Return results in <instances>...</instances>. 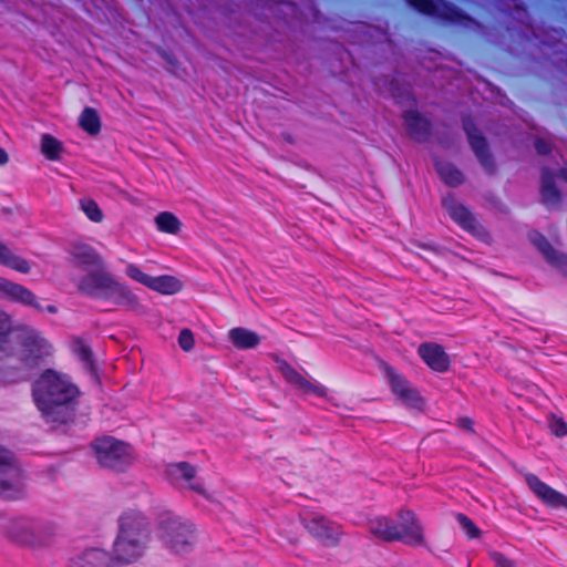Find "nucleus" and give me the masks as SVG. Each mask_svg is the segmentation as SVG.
Wrapping results in <instances>:
<instances>
[{
    "label": "nucleus",
    "mask_w": 567,
    "mask_h": 567,
    "mask_svg": "<svg viewBox=\"0 0 567 567\" xmlns=\"http://www.w3.org/2000/svg\"><path fill=\"white\" fill-rule=\"evenodd\" d=\"M442 206L451 218L466 231L480 238L487 236L484 227L478 223L475 216L467 207L458 203L453 194H447L442 198Z\"/></svg>",
    "instance_id": "obj_10"
},
{
    "label": "nucleus",
    "mask_w": 567,
    "mask_h": 567,
    "mask_svg": "<svg viewBox=\"0 0 567 567\" xmlns=\"http://www.w3.org/2000/svg\"><path fill=\"white\" fill-rule=\"evenodd\" d=\"M145 549V545L138 543V540L131 539L123 533L118 532L113 545V558L115 563H131L141 557Z\"/></svg>",
    "instance_id": "obj_19"
},
{
    "label": "nucleus",
    "mask_w": 567,
    "mask_h": 567,
    "mask_svg": "<svg viewBox=\"0 0 567 567\" xmlns=\"http://www.w3.org/2000/svg\"><path fill=\"white\" fill-rule=\"evenodd\" d=\"M12 331L10 316L0 309V353L8 349L7 343Z\"/></svg>",
    "instance_id": "obj_34"
},
{
    "label": "nucleus",
    "mask_w": 567,
    "mask_h": 567,
    "mask_svg": "<svg viewBox=\"0 0 567 567\" xmlns=\"http://www.w3.org/2000/svg\"><path fill=\"white\" fill-rule=\"evenodd\" d=\"M78 288L81 292L92 296L112 299L116 305L131 306L135 302V297L114 277L103 270L102 266H96L95 270L90 271L79 282Z\"/></svg>",
    "instance_id": "obj_5"
},
{
    "label": "nucleus",
    "mask_w": 567,
    "mask_h": 567,
    "mask_svg": "<svg viewBox=\"0 0 567 567\" xmlns=\"http://www.w3.org/2000/svg\"><path fill=\"white\" fill-rule=\"evenodd\" d=\"M463 125L471 148L474 152L481 166L487 174H493L495 172V162L493 155L489 152L486 138L480 133V131L471 121H465Z\"/></svg>",
    "instance_id": "obj_12"
},
{
    "label": "nucleus",
    "mask_w": 567,
    "mask_h": 567,
    "mask_svg": "<svg viewBox=\"0 0 567 567\" xmlns=\"http://www.w3.org/2000/svg\"><path fill=\"white\" fill-rule=\"evenodd\" d=\"M92 447L97 463L113 472H125L136 461L131 445L111 436L95 440Z\"/></svg>",
    "instance_id": "obj_7"
},
{
    "label": "nucleus",
    "mask_w": 567,
    "mask_h": 567,
    "mask_svg": "<svg viewBox=\"0 0 567 567\" xmlns=\"http://www.w3.org/2000/svg\"><path fill=\"white\" fill-rule=\"evenodd\" d=\"M78 388L54 370L44 371L33 386V398L47 423L66 424L75 415Z\"/></svg>",
    "instance_id": "obj_1"
},
{
    "label": "nucleus",
    "mask_w": 567,
    "mask_h": 567,
    "mask_svg": "<svg viewBox=\"0 0 567 567\" xmlns=\"http://www.w3.org/2000/svg\"><path fill=\"white\" fill-rule=\"evenodd\" d=\"M178 344L184 351H190L194 348V334L189 329H183L181 331Z\"/></svg>",
    "instance_id": "obj_39"
},
{
    "label": "nucleus",
    "mask_w": 567,
    "mask_h": 567,
    "mask_svg": "<svg viewBox=\"0 0 567 567\" xmlns=\"http://www.w3.org/2000/svg\"><path fill=\"white\" fill-rule=\"evenodd\" d=\"M196 468L187 462L173 463L167 465L165 468V476L171 484L177 487H186L213 502L214 499L206 492L203 484L199 482H193L196 477Z\"/></svg>",
    "instance_id": "obj_11"
},
{
    "label": "nucleus",
    "mask_w": 567,
    "mask_h": 567,
    "mask_svg": "<svg viewBox=\"0 0 567 567\" xmlns=\"http://www.w3.org/2000/svg\"><path fill=\"white\" fill-rule=\"evenodd\" d=\"M398 522L388 516H374L368 519L367 528L375 538L383 542H403L410 546L425 544L423 527L415 513L410 509L398 512Z\"/></svg>",
    "instance_id": "obj_3"
},
{
    "label": "nucleus",
    "mask_w": 567,
    "mask_h": 567,
    "mask_svg": "<svg viewBox=\"0 0 567 567\" xmlns=\"http://www.w3.org/2000/svg\"><path fill=\"white\" fill-rule=\"evenodd\" d=\"M540 196L542 202L549 207L559 205L561 200V194L555 183V175L547 168L542 172Z\"/></svg>",
    "instance_id": "obj_24"
},
{
    "label": "nucleus",
    "mask_w": 567,
    "mask_h": 567,
    "mask_svg": "<svg viewBox=\"0 0 567 567\" xmlns=\"http://www.w3.org/2000/svg\"><path fill=\"white\" fill-rule=\"evenodd\" d=\"M456 519L470 537L475 538L480 536V529L467 516H465L464 514H457Z\"/></svg>",
    "instance_id": "obj_36"
},
{
    "label": "nucleus",
    "mask_w": 567,
    "mask_h": 567,
    "mask_svg": "<svg viewBox=\"0 0 567 567\" xmlns=\"http://www.w3.org/2000/svg\"><path fill=\"white\" fill-rule=\"evenodd\" d=\"M81 209L84 214L94 223H101L103 220V213L99 205L90 198H83L80 200Z\"/></svg>",
    "instance_id": "obj_35"
},
{
    "label": "nucleus",
    "mask_w": 567,
    "mask_h": 567,
    "mask_svg": "<svg viewBox=\"0 0 567 567\" xmlns=\"http://www.w3.org/2000/svg\"><path fill=\"white\" fill-rule=\"evenodd\" d=\"M404 122L410 135L420 142L425 141L430 135V122L415 111H408L404 114Z\"/></svg>",
    "instance_id": "obj_25"
},
{
    "label": "nucleus",
    "mask_w": 567,
    "mask_h": 567,
    "mask_svg": "<svg viewBox=\"0 0 567 567\" xmlns=\"http://www.w3.org/2000/svg\"><path fill=\"white\" fill-rule=\"evenodd\" d=\"M155 223L161 231L176 235L181 229V221L172 213L164 212L155 217Z\"/></svg>",
    "instance_id": "obj_31"
},
{
    "label": "nucleus",
    "mask_w": 567,
    "mask_h": 567,
    "mask_svg": "<svg viewBox=\"0 0 567 567\" xmlns=\"http://www.w3.org/2000/svg\"><path fill=\"white\" fill-rule=\"evenodd\" d=\"M409 3L420 12L445 20H455L458 17L456 9L443 0H409Z\"/></svg>",
    "instance_id": "obj_21"
},
{
    "label": "nucleus",
    "mask_w": 567,
    "mask_h": 567,
    "mask_svg": "<svg viewBox=\"0 0 567 567\" xmlns=\"http://www.w3.org/2000/svg\"><path fill=\"white\" fill-rule=\"evenodd\" d=\"M56 533L54 523L27 516L12 518L6 526V534L11 540L32 547L49 544Z\"/></svg>",
    "instance_id": "obj_6"
},
{
    "label": "nucleus",
    "mask_w": 567,
    "mask_h": 567,
    "mask_svg": "<svg viewBox=\"0 0 567 567\" xmlns=\"http://www.w3.org/2000/svg\"><path fill=\"white\" fill-rule=\"evenodd\" d=\"M7 347L8 349L0 355H7L16 361L11 365L19 370L21 379L28 378L45 358L52 354V346L49 341L30 327L13 330Z\"/></svg>",
    "instance_id": "obj_2"
},
{
    "label": "nucleus",
    "mask_w": 567,
    "mask_h": 567,
    "mask_svg": "<svg viewBox=\"0 0 567 567\" xmlns=\"http://www.w3.org/2000/svg\"><path fill=\"white\" fill-rule=\"evenodd\" d=\"M69 254L78 266H102L101 256L96 250L82 241H73L69 246Z\"/></svg>",
    "instance_id": "obj_22"
},
{
    "label": "nucleus",
    "mask_w": 567,
    "mask_h": 567,
    "mask_svg": "<svg viewBox=\"0 0 567 567\" xmlns=\"http://www.w3.org/2000/svg\"><path fill=\"white\" fill-rule=\"evenodd\" d=\"M0 264L6 265L17 271L22 274H28L30 271L29 262L14 255L7 246H4L0 241Z\"/></svg>",
    "instance_id": "obj_29"
},
{
    "label": "nucleus",
    "mask_w": 567,
    "mask_h": 567,
    "mask_svg": "<svg viewBox=\"0 0 567 567\" xmlns=\"http://www.w3.org/2000/svg\"><path fill=\"white\" fill-rule=\"evenodd\" d=\"M305 528L326 546H337L342 536V527L326 516L308 512L301 516Z\"/></svg>",
    "instance_id": "obj_9"
},
{
    "label": "nucleus",
    "mask_w": 567,
    "mask_h": 567,
    "mask_svg": "<svg viewBox=\"0 0 567 567\" xmlns=\"http://www.w3.org/2000/svg\"><path fill=\"white\" fill-rule=\"evenodd\" d=\"M182 287V282L173 276L152 277L148 285V288L165 295H174Z\"/></svg>",
    "instance_id": "obj_28"
},
{
    "label": "nucleus",
    "mask_w": 567,
    "mask_h": 567,
    "mask_svg": "<svg viewBox=\"0 0 567 567\" xmlns=\"http://www.w3.org/2000/svg\"><path fill=\"white\" fill-rule=\"evenodd\" d=\"M524 478L529 489L543 504L551 508H567V496L554 489L534 474L527 473Z\"/></svg>",
    "instance_id": "obj_15"
},
{
    "label": "nucleus",
    "mask_w": 567,
    "mask_h": 567,
    "mask_svg": "<svg viewBox=\"0 0 567 567\" xmlns=\"http://www.w3.org/2000/svg\"><path fill=\"white\" fill-rule=\"evenodd\" d=\"M73 351L78 354L80 360L84 363L86 369L92 370L94 367L93 352L91 348L81 339H75L72 344Z\"/></svg>",
    "instance_id": "obj_33"
},
{
    "label": "nucleus",
    "mask_w": 567,
    "mask_h": 567,
    "mask_svg": "<svg viewBox=\"0 0 567 567\" xmlns=\"http://www.w3.org/2000/svg\"><path fill=\"white\" fill-rule=\"evenodd\" d=\"M530 241L549 264L558 268L567 267V255L553 248L543 235L538 233L532 234Z\"/></svg>",
    "instance_id": "obj_23"
},
{
    "label": "nucleus",
    "mask_w": 567,
    "mask_h": 567,
    "mask_svg": "<svg viewBox=\"0 0 567 567\" xmlns=\"http://www.w3.org/2000/svg\"><path fill=\"white\" fill-rule=\"evenodd\" d=\"M386 377L392 389V392L406 405L421 409L423 400L416 389L410 382L391 367L385 368Z\"/></svg>",
    "instance_id": "obj_14"
},
{
    "label": "nucleus",
    "mask_w": 567,
    "mask_h": 567,
    "mask_svg": "<svg viewBox=\"0 0 567 567\" xmlns=\"http://www.w3.org/2000/svg\"><path fill=\"white\" fill-rule=\"evenodd\" d=\"M276 362L278 363L277 369L280 371L284 379L301 393H312L321 398L327 395V390L323 385L306 379L287 361L276 358Z\"/></svg>",
    "instance_id": "obj_13"
},
{
    "label": "nucleus",
    "mask_w": 567,
    "mask_h": 567,
    "mask_svg": "<svg viewBox=\"0 0 567 567\" xmlns=\"http://www.w3.org/2000/svg\"><path fill=\"white\" fill-rule=\"evenodd\" d=\"M126 274L132 279L141 282L142 285L148 287L151 281V276L144 274L137 266L135 265H128L126 268Z\"/></svg>",
    "instance_id": "obj_37"
},
{
    "label": "nucleus",
    "mask_w": 567,
    "mask_h": 567,
    "mask_svg": "<svg viewBox=\"0 0 567 567\" xmlns=\"http://www.w3.org/2000/svg\"><path fill=\"white\" fill-rule=\"evenodd\" d=\"M158 537L168 550L176 555H185L195 547L197 529L189 519L165 513L158 519Z\"/></svg>",
    "instance_id": "obj_4"
},
{
    "label": "nucleus",
    "mask_w": 567,
    "mask_h": 567,
    "mask_svg": "<svg viewBox=\"0 0 567 567\" xmlns=\"http://www.w3.org/2000/svg\"><path fill=\"white\" fill-rule=\"evenodd\" d=\"M535 148L539 154L546 155L551 151V145L547 141L538 138L535 142Z\"/></svg>",
    "instance_id": "obj_41"
},
{
    "label": "nucleus",
    "mask_w": 567,
    "mask_h": 567,
    "mask_svg": "<svg viewBox=\"0 0 567 567\" xmlns=\"http://www.w3.org/2000/svg\"><path fill=\"white\" fill-rule=\"evenodd\" d=\"M231 343L238 349H254L260 342V337L245 328H234L228 332Z\"/></svg>",
    "instance_id": "obj_26"
},
{
    "label": "nucleus",
    "mask_w": 567,
    "mask_h": 567,
    "mask_svg": "<svg viewBox=\"0 0 567 567\" xmlns=\"http://www.w3.org/2000/svg\"><path fill=\"white\" fill-rule=\"evenodd\" d=\"M559 176L567 182V169H561Z\"/></svg>",
    "instance_id": "obj_45"
},
{
    "label": "nucleus",
    "mask_w": 567,
    "mask_h": 567,
    "mask_svg": "<svg viewBox=\"0 0 567 567\" xmlns=\"http://www.w3.org/2000/svg\"><path fill=\"white\" fill-rule=\"evenodd\" d=\"M120 532L147 546L151 535L150 522L142 514L127 513L120 519Z\"/></svg>",
    "instance_id": "obj_16"
},
{
    "label": "nucleus",
    "mask_w": 567,
    "mask_h": 567,
    "mask_svg": "<svg viewBox=\"0 0 567 567\" xmlns=\"http://www.w3.org/2000/svg\"><path fill=\"white\" fill-rule=\"evenodd\" d=\"M548 421H549V427L555 435L561 437L567 434V425L563 419L557 417L554 414H550Z\"/></svg>",
    "instance_id": "obj_38"
},
{
    "label": "nucleus",
    "mask_w": 567,
    "mask_h": 567,
    "mask_svg": "<svg viewBox=\"0 0 567 567\" xmlns=\"http://www.w3.org/2000/svg\"><path fill=\"white\" fill-rule=\"evenodd\" d=\"M8 161H9V156H8L7 152L0 147V165L7 164Z\"/></svg>",
    "instance_id": "obj_43"
},
{
    "label": "nucleus",
    "mask_w": 567,
    "mask_h": 567,
    "mask_svg": "<svg viewBox=\"0 0 567 567\" xmlns=\"http://www.w3.org/2000/svg\"><path fill=\"white\" fill-rule=\"evenodd\" d=\"M491 558L495 563L496 567H517L515 561L508 559L501 553H497V551L491 553Z\"/></svg>",
    "instance_id": "obj_40"
},
{
    "label": "nucleus",
    "mask_w": 567,
    "mask_h": 567,
    "mask_svg": "<svg viewBox=\"0 0 567 567\" xmlns=\"http://www.w3.org/2000/svg\"><path fill=\"white\" fill-rule=\"evenodd\" d=\"M45 310L50 313H56L58 312V308L53 305H49Z\"/></svg>",
    "instance_id": "obj_44"
},
{
    "label": "nucleus",
    "mask_w": 567,
    "mask_h": 567,
    "mask_svg": "<svg viewBox=\"0 0 567 567\" xmlns=\"http://www.w3.org/2000/svg\"><path fill=\"white\" fill-rule=\"evenodd\" d=\"M62 144L49 134H44L41 138V151L49 159H58L62 152Z\"/></svg>",
    "instance_id": "obj_32"
},
{
    "label": "nucleus",
    "mask_w": 567,
    "mask_h": 567,
    "mask_svg": "<svg viewBox=\"0 0 567 567\" xmlns=\"http://www.w3.org/2000/svg\"><path fill=\"white\" fill-rule=\"evenodd\" d=\"M417 352L432 370L437 372H445L449 370V355L440 344L431 342L422 343L420 344Z\"/></svg>",
    "instance_id": "obj_20"
},
{
    "label": "nucleus",
    "mask_w": 567,
    "mask_h": 567,
    "mask_svg": "<svg viewBox=\"0 0 567 567\" xmlns=\"http://www.w3.org/2000/svg\"><path fill=\"white\" fill-rule=\"evenodd\" d=\"M457 425L463 429L464 431H468L471 433L474 432L473 430V420L470 417H461L457 420Z\"/></svg>",
    "instance_id": "obj_42"
},
{
    "label": "nucleus",
    "mask_w": 567,
    "mask_h": 567,
    "mask_svg": "<svg viewBox=\"0 0 567 567\" xmlns=\"http://www.w3.org/2000/svg\"><path fill=\"white\" fill-rule=\"evenodd\" d=\"M0 292L11 301L32 307L40 312L43 311V307L38 301L34 293L22 285L0 277Z\"/></svg>",
    "instance_id": "obj_18"
},
{
    "label": "nucleus",
    "mask_w": 567,
    "mask_h": 567,
    "mask_svg": "<svg viewBox=\"0 0 567 567\" xmlns=\"http://www.w3.org/2000/svg\"><path fill=\"white\" fill-rule=\"evenodd\" d=\"M81 127L90 134H97L101 128L100 117L92 107H86L80 116Z\"/></svg>",
    "instance_id": "obj_30"
},
{
    "label": "nucleus",
    "mask_w": 567,
    "mask_h": 567,
    "mask_svg": "<svg viewBox=\"0 0 567 567\" xmlns=\"http://www.w3.org/2000/svg\"><path fill=\"white\" fill-rule=\"evenodd\" d=\"M66 567H117V565L110 553L93 547L71 558Z\"/></svg>",
    "instance_id": "obj_17"
},
{
    "label": "nucleus",
    "mask_w": 567,
    "mask_h": 567,
    "mask_svg": "<svg viewBox=\"0 0 567 567\" xmlns=\"http://www.w3.org/2000/svg\"><path fill=\"white\" fill-rule=\"evenodd\" d=\"M435 167L437 174L446 185L456 187L464 182L462 172L458 171L453 164L437 161L435 163Z\"/></svg>",
    "instance_id": "obj_27"
},
{
    "label": "nucleus",
    "mask_w": 567,
    "mask_h": 567,
    "mask_svg": "<svg viewBox=\"0 0 567 567\" xmlns=\"http://www.w3.org/2000/svg\"><path fill=\"white\" fill-rule=\"evenodd\" d=\"M24 488L23 474L12 453L0 446V495L18 497Z\"/></svg>",
    "instance_id": "obj_8"
}]
</instances>
